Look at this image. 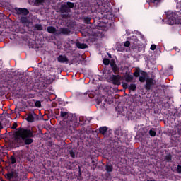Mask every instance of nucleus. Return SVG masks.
<instances>
[{"label": "nucleus", "mask_w": 181, "mask_h": 181, "mask_svg": "<svg viewBox=\"0 0 181 181\" xmlns=\"http://www.w3.org/2000/svg\"><path fill=\"white\" fill-rule=\"evenodd\" d=\"M60 117L63 121L60 122L62 125V130L66 135H71L74 129H76L78 122L77 119L73 115V114L69 112H60Z\"/></svg>", "instance_id": "nucleus-1"}, {"label": "nucleus", "mask_w": 181, "mask_h": 181, "mask_svg": "<svg viewBox=\"0 0 181 181\" xmlns=\"http://www.w3.org/2000/svg\"><path fill=\"white\" fill-rule=\"evenodd\" d=\"M35 138V133L33 130L20 127L14 133V141L17 144H23L25 145H30L33 144V139Z\"/></svg>", "instance_id": "nucleus-2"}, {"label": "nucleus", "mask_w": 181, "mask_h": 181, "mask_svg": "<svg viewBox=\"0 0 181 181\" xmlns=\"http://www.w3.org/2000/svg\"><path fill=\"white\" fill-rule=\"evenodd\" d=\"M6 180H18L19 179V172L15 169H11L4 175Z\"/></svg>", "instance_id": "nucleus-3"}, {"label": "nucleus", "mask_w": 181, "mask_h": 181, "mask_svg": "<svg viewBox=\"0 0 181 181\" xmlns=\"http://www.w3.org/2000/svg\"><path fill=\"white\" fill-rule=\"evenodd\" d=\"M74 8V3L68 1L64 4H62L60 7L61 13H70L71 8Z\"/></svg>", "instance_id": "nucleus-4"}, {"label": "nucleus", "mask_w": 181, "mask_h": 181, "mask_svg": "<svg viewBox=\"0 0 181 181\" xmlns=\"http://www.w3.org/2000/svg\"><path fill=\"white\" fill-rule=\"evenodd\" d=\"M83 22L84 23H86V25L91 24L92 26L93 25L94 28H97V29H98V28H101V25L98 23L100 21H97L95 19L90 16L83 17Z\"/></svg>", "instance_id": "nucleus-5"}, {"label": "nucleus", "mask_w": 181, "mask_h": 181, "mask_svg": "<svg viewBox=\"0 0 181 181\" xmlns=\"http://www.w3.org/2000/svg\"><path fill=\"white\" fill-rule=\"evenodd\" d=\"M121 80H122V77L120 75H112L109 78V83L113 86H121Z\"/></svg>", "instance_id": "nucleus-6"}, {"label": "nucleus", "mask_w": 181, "mask_h": 181, "mask_svg": "<svg viewBox=\"0 0 181 181\" xmlns=\"http://www.w3.org/2000/svg\"><path fill=\"white\" fill-rule=\"evenodd\" d=\"M176 13L172 12L167 13L166 23L168 25H175L176 23Z\"/></svg>", "instance_id": "nucleus-7"}, {"label": "nucleus", "mask_w": 181, "mask_h": 181, "mask_svg": "<svg viewBox=\"0 0 181 181\" xmlns=\"http://www.w3.org/2000/svg\"><path fill=\"white\" fill-rule=\"evenodd\" d=\"M155 86V80L152 78H146V84L144 86V88L146 91H151L152 88Z\"/></svg>", "instance_id": "nucleus-8"}, {"label": "nucleus", "mask_w": 181, "mask_h": 181, "mask_svg": "<svg viewBox=\"0 0 181 181\" xmlns=\"http://www.w3.org/2000/svg\"><path fill=\"white\" fill-rule=\"evenodd\" d=\"M15 11H16L17 15H23L24 16L29 15V10L28 8H16Z\"/></svg>", "instance_id": "nucleus-9"}, {"label": "nucleus", "mask_w": 181, "mask_h": 181, "mask_svg": "<svg viewBox=\"0 0 181 181\" xmlns=\"http://www.w3.org/2000/svg\"><path fill=\"white\" fill-rule=\"evenodd\" d=\"M9 162L11 165H16V163H19V162H21V160L19 159V157H18V156L13 155L10 157Z\"/></svg>", "instance_id": "nucleus-10"}, {"label": "nucleus", "mask_w": 181, "mask_h": 181, "mask_svg": "<svg viewBox=\"0 0 181 181\" xmlns=\"http://www.w3.org/2000/svg\"><path fill=\"white\" fill-rule=\"evenodd\" d=\"M35 115L36 114L35 113V112H30L25 118L26 121H28V122H35Z\"/></svg>", "instance_id": "nucleus-11"}, {"label": "nucleus", "mask_w": 181, "mask_h": 181, "mask_svg": "<svg viewBox=\"0 0 181 181\" xmlns=\"http://www.w3.org/2000/svg\"><path fill=\"white\" fill-rule=\"evenodd\" d=\"M107 131H108V127H107V126H103L98 129L96 132H98V134H101V135H104L107 133Z\"/></svg>", "instance_id": "nucleus-12"}, {"label": "nucleus", "mask_w": 181, "mask_h": 181, "mask_svg": "<svg viewBox=\"0 0 181 181\" xmlns=\"http://www.w3.org/2000/svg\"><path fill=\"white\" fill-rule=\"evenodd\" d=\"M124 80L126 83H132L134 80V76L131 75L129 73H126L124 75Z\"/></svg>", "instance_id": "nucleus-13"}, {"label": "nucleus", "mask_w": 181, "mask_h": 181, "mask_svg": "<svg viewBox=\"0 0 181 181\" xmlns=\"http://www.w3.org/2000/svg\"><path fill=\"white\" fill-rule=\"evenodd\" d=\"M146 76H148V73L145 71H141V76L139 77V81H140V83H145L147 78Z\"/></svg>", "instance_id": "nucleus-14"}, {"label": "nucleus", "mask_w": 181, "mask_h": 181, "mask_svg": "<svg viewBox=\"0 0 181 181\" xmlns=\"http://www.w3.org/2000/svg\"><path fill=\"white\" fill-rule=\"evenodd\" d=\"M146 2H150L151 4H153L156 8H158L162 4V0H146Z\"/></svg>", "instance_id": "nucleus-15"}, {"label": "nucleus", "mask_w": 181, "mask_h": 181, "mask_svg": "<svg viewBox=\"0 0 181 181\" xmlns=\"http://www.w3.org/2000/svg\"><path fill=\"white\" fill-rule=\"evenodd\" d=\"M57 61L59 62V63H66V62H69V59L66 56L59 55L57 57Z\"/></svg>", "instance_id": "nucleus-16"}, {"label": "nucleus", "mask_w": 181, "mask_h": 181, "mask_svg": "<svg viewBox=\"0 0 181 181\" xmlns=\"http://www.w3.org/2000/svg\"><path fill=\"white\" fill-rule=\"evenodd\" d=\"M105 170H106L107 173H111V172L114 170V166H112L111 163H107L105 165Z\"/></svg>", "instance_id": "nucleus-17"}, {"label": "nucleus", "mask_w": 181, "mask_h": 181, "mask_svg": "<svg viewBox=\"0 0 181 181\" xmlns=\"http://www.w3.org/2000/svg\"><path fill=\"white\" fill-rule=\"evenodd\" d=\"M76 47H78V49H87V47H88V45L84 43H81L80 42H77L76 43Z\"/></svg>", "instance_id": "nucleus-18"}, {"label": "nucleus", "mask_w": 181, "mask_h": 181, "mask_svg": "<svg viewBox=\"0 0 181 181\" xmlns=\"http://www.w3.org/2000/svg\"><path fill=\"white\" fill-rule=\"evenodd\" d=\"M67 28L71 30H74V29H76V21H70L68 23Z\"/></svg>", "instance_id": "nucleus-19"}, {"label": "nucleus", "mask_w": 181, "mask_h": 181, "mask_svg": "<svg viewBox=\"0 0 181 181\" xmlns=\"http://www.w3.org/2000/svg\"><path fill=\"white\" fill-rule=\"evenodd\" d=\"M70 29L67 28H61L60 33H62V35H70Z\"/></svg>", "instance_id": "nucleus-20"}, {"label": "nucleus", "mask_w": 181, "mask_h": 181, "mask_svg": "<svg viewBox=\"0 0 181 181\" xmlns=\"http://www.w3.org/2000/svg\"><path fill=\"white\" fill-rule=\"evenodd\" d=\"M141 71H144L141 70L139 68H136V71L133 73V76H134V77H140V74H142Z\"/></svg>", "instance_id": "nucleus-21"}, {"label": "nucleus", "mask_w": 181, "mask_h": 181, "mask_svg": "<svg viewBox=\"0 0 181 181\" xmlns=\"http://www.w3.org/2000/svg\"><path fill=\"white\" fill-rule=\"evenodd\" d=\"M48 33H56L57 32V30H56V28L53 26H48L47 28Z\"/></svg>", "instance_id": "nucleus-22"}, {"label": "nucleus", "mask_w": 181, "mask_h": 181, "mask_svg": "<svg viewBox=\"0 0 181 181\" xmlns=\"http://www.w3.org/2000/svg\"><path fill=\"white\" fill-rule=\"evenodd\" d=\"M164 160L168 163L172 162V154L168 153L166 156H165Z\"/></svg>", "instance_id": "nucleus-23"}, {"label": "nucleus", "mask_w": 181, "mask_h": 181, "mask_svg": "<svg viewBox=\"0 0 181 181\" xmlns=\"http://www.w3.org/2000/svg\"><path fill=\"white\" fill-rule=\"evenodd\" d=\"M131 42H133V45H136L138 43V37L136 35H132L130 37Z\"/></svg>", "instance_id": "nucleus-24"}, {"label": "nucleus", "mask_w": 181, "mask_h": 181, "mask_svg": "<svg viewBox=\"0 0 181 181\" xmlns=\"http://www.w3.org/2000/svg\"><path fill=\"white\" fill-rule=\"evenodd\" d=\"M20 21L21 23H29V19H28V17L22 16L21 17Z\"/></svg>", "instance_id": "nucleus-25"}, {"label": "nucleus", "mask_w": 181, "mask_h": 181, "mask_svg": "<svg viewBox=\"0 0 181 181\" xmlns=\"http://www.w3.org/2000/svg\"><path fill=\"white\" fill-rule=\"evenodd\" d=\"M69 153L70 156H71L73 158V159H74L76 158V150H74V149L69 150Z\"/></svg>", "instance_id": "nucleus-26"}, {"label": "nucleus", "mask_w": 181, "mask_h": 181, "mask_svg": "<svg viewBox=\"0 0 181 181\" xmlns=\"http://www.w3.org/2000/svg\"><path fill=\"white\" fill-rule=\"evenodd\" d=\"M34 28L35 30H43V26H42V24H35Z\"/></svg>", "instance_id": "nucleus-27"}, {"label": "nucleus", "mask_w": 181, "mask_h": 181, "mask_svg": "<svg viewBox=\"0 0 181 181\" xmlns=\"http://www.w3.org/2000/svg\"><path fill=\"white\" fill-rule=\"evenodd\" d=\"M112 71H113V73H114L115 74H118V73H119V68L117 67V65H116V66H113V67L112 68Z\"/></svg>", "instance_id": "nucleus-28"}, {"label": "nucleus", "mask_w": 181, "mask_h": 181, "mask_svg": "<svg viewBox=\"0 0 181 181\" xmlns=\"http://www.w3.org/2000/svg\"><path fill=\"white\" fill-rule=\"evenodd\" d=\"M128 88L132 91H135L136 90V85L135 83H131Z\"/></svg>", "instance_id": "nucleus-29"}, {"label": "nucleus", "mask_w": 181, "mask_h": 181, "mask_svg": "<svg viewBox=\"0 0 181 181\" xmlns=\"http://www.w3.org/2000/svg\"><path fill=\"white\" fill-rule=\"evenodd\" d=\"M148 134L150 136H156V132L153 129H150Z\"/></svg>", "instance_id": "nucleus-30"}, {"label": "nucleus", "mask_w": 181, "mask_h": 181, "mask_svg": "<svg viewBox=\"0 0 181 181\" xmlns=\"http://www.w3.org/2000/svg\"><path fill=\"white\" fill-rule=\"evenodd\" d=\"M91 167L90 169H92L93 170H95V169L97 168V163L94 160H92L91 162Z\"/></svg>", "instance_id": "nucleus-31"}, {"label": "nucleus", "mask_w": 181, "mask_h": 181, "mask_svg": "<svg viewBox=\"0 0 181 181\" xmlns=\"http://www.w3.org/2000/svg\"><path fill=\"white\" fill-rule=\"evenodd\" d=\"M175 25H181V16H176Z\"/></svg>", "instance_id": "nucleus-32"}, {"label": "nucleus", "mask_w": 181, "mask_h": 181, "mask_svg": "<svg viewBox=\"0 0 181 181\" xmlns=\"http://www.w3.org/2000/svg\"><path fill=\"white\" fill-rule=\"evenodd\" d=\"M103 64H104L105 66H108V65H110V59H107V58L103 59Z\"/></svg>", "instance_id": "nucleus-33"}, {"label": "nucleus", "mask_w": 181, "mask_h": 181, "mask_svg": "<svg viewBox=\"0 0 181 181\" xmlns=\"http://www.w3.org/2000/svg\"><path fill=\"white\" fill-rule=\"evenodd\" d=\"M117 66V63L115 62V60L114 59H112L110 61V66H111V69H112V67H115Z\"/></svg>", "instance_id": "nucleus-34"}, {"label": "nucleus", "mask_w": 181, "mask_h": 181, "mask_svg": "<svg viewBox=\"0 0 181 181\" xmlns=\"http://www.w3.org/2000/svg\"><path fill=\"white\" fill-rule=\"evenodd\" d=\"M35 106L37 107V108H40V107H42V103H40V101L37 100L35 103Z\"/></svg>", "instance_id": "nucleus-35"}, {"label": "nucleus", "mask_w": 181, "mask_h": 181, "mask_svg": "<svg viewBox=\"0 0 181 181\" xmlns=\"http://www.w3.org/2000/svg\"><path fill=\"white\" fill-rule=\"evenodd\" d=\"M35 4L37 5H42L45 4V0H35Z\"/></svg>", "instance_id": "nucleus-36"}, {"label": "nucleus", "mask_w": 181, "mask_h": 181, "mask_svg": "<svg viewBox=\"0 0 181 181\" xmlns=\"http://www.w3.org/2000/svg\"><path fill=\"white\" fill-rule=\"evenodd\" d=\"M177 173L181 174V165H178L176 168Z\"/></svg>", "instance_id": "nucleus-37"}, {"label": "nucleus", "mask_w": 181, "mask_h": 181, "mask_svg": "<svg viewBox=\"0 0 181 181\" xmlns=\"http://www.w3.org/2000/svg\"><path fill=\"white\" fill-rule=\"evenodd\" d=\"M130 45H131V42H129V41H126V42L124 43V47H129Z\"/></svg>", "instance_id": "nucleus-38"}, {"label": "nucleus", "mask_w": 181, "mask_h": 181, "mask_svg": "<svg viewBox=\"0 0 181 181\" xmlns=\"http://www.w3.org/2000/svg\"><path fill=\"white\" fill-rule=\"evenodd\" d=\"M21 98H23V100H28L29 98V95L27 94H23Z\"/></svg>", "instance_id": "nucleus-39"}, {"label": "nucleus", "mask_w": 181, "mask_h": 181, "mask_svg": "<svg viewBox=\"0 0 181 181\" xmlns=\"http://www.w3.org/2000/svg\"><path fill=\"white\" fill-rule=\"evenodd\" d=\"M12 129H16V128H18V123L14 122L12 125Z\"/></svg>", "instance_id": "nucleus-40"}, {"label": "nucleus", "mask_w": 181, "mask_h": 181, "mask_svg": "<svg viewBox=\"0 0 181 181\" xmlns=\"http://www.w3.org/2000/svg\"><path fill=\"white\" fill-rule=\"evenodd\" d=\"M66 168H68L69 170H71V169H73V167H71V162H69V164L66 165Z\"/></svg>", "instance_id": "nucleus-41"}, {"label": "nucleus", "mask_w": 181, "mask_h": 181, "mask_svg": "<svg viewBox=\"0 0 181 181\" xmlns=\"http://www.w3.org/2000/svg\"><path fill=\"white\" fill-rule=\"evenodd\" d=\"M92 3L93 4V5H95V6H98L100 5L98 4V0H93Z\"/></svg>", "instance_id": "nucleus-42"}, {"label": "nucleus", "mask_w": 181, "mask_h": 181, "mask_svg": "<svg viewBox=\"0 0 181 181\" xmlns=\"http://www.w3.org/2000/svg\"><path fill=\"white\" fill-rule=\"evenodd\" d=\"M122 87H123V88H125V89L129 88H128V83H122Z\"/></svg>", "instance_id": "nucleus-43"}, {"label": "nucleus", "mask_w": 181, "mask_h": 181, "mask_svg": "<svg viewBox=\"0 0 181 181\" xmlns=\"http://www.w3.org/2000/svg\"><path fill=\"white\" fill-rule=\"evenodd\" d=\"M150 49L151 50H155L156 49V45L154 44L151 45Z\"/></svg>", "instance_id": "nucleus-44"}, {"label": "nucleus", "mask_w": 181, "mask_h": 181, "mask_svg": "<svg viewBox=\"0 0 181 181\" xmlns=\"http://www.w3.org/2000/svg\"><path fill=\"white\" fill-rule=\"evenodd\" d=\"M62 18H64V19H66V18H69V13L62 14Z\"/></svg>", "instance_id": "nucleus-45"}, {"label": "nucleus", "mask_w": 181, "mask_h": 181, "mask_svg": "<svg viewBox=\"0 0 181 181\" xmlns=\"http://www.w3.org/2000/svg\"><path fill=\"white\" fill-rule=\"evenodd\" d=\"M1 129H4V126L2 125V123L0 122V131Z\"/></svg>", "instance_id": "nucleus-46"}, {"label": "nucleus", "mask_w": 181, "mask_h": 181, "mask_svg": "<svg viewBox=\"0 0 181 181\" xmlns=\"http://www.w3.org/2000/svg\"><path fill=\"white\" fill-rule=\"evenodd\" d=\"M91 119H93V117H88L87 120L88 121V122H90L91 121Z\"/></svg>", "instance_id": "nucleus-47"}, {"label": "nucleus", "mask_w": 181, "mask_h": 181, "mask_svg": "<svg viewBox=\"0 0 181 181\" xmlns=\"http://www.w3.org/2000/svg\"><path fill=\"white\" fill-rule=\"evenodd\" d=\"M107 54H108V57H109L110 59H112V57L111 56V54L107 53Z\"/></svg>", "instance_id": "nucleus-48"}, {"label": "nucleus", "mask_w": 181, "mask_h": 181, "mask_svg": "<svg viewBox=\"0 0 181 181\" xmlns=\"http://www.w3.org/2000/svg\"><path fill=\"white\" fill-rule=\"evenodd\" d=\"M175 2H179V0H175Z\"/></svg>", "instance_id": "nucleus-49"}, {"label": "nucleus", "mask_w": 181, "mask_h": 181, "mask_svg": "<svg viewBox=\"0 0 181 181\" xmlns=\"http://www.w3.org/2000/svg\"><path fill=\"white\" fill-rule=\"evenodd\" d=\"M147 181H156V180H148Z\"/></svg>", "instance_id": "nucleus-50"}, {"label": "nucleus", "mask_w": 181, "mask_h": 181, "mask_svg": "<svg viewBox=\"0 0 181 181\" xmlns=\"http://www.w3.org/2000/svg\"><path fill=\"white\" fill-rule=\"evenodd\" d=\"M0 181H5L4 180H0Z\"/></svg>", "instance_id": "nucleus-51"}]
</instances>
